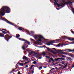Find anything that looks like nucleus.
Wrapping results in <instances>:
<instances>
[{
	"label": "nucleus",
	"mask_w": 74,
	"mask_h": 74,
	"mask_svg": "<svg viewBox=\"0 0 74 74\" xmlns=\"http://www.w3.org/2000/svg\"><path fill=\"white\" fill-rule=\"evenodd\" d=\"M10 8L7 6H3L2 8L0 10V12L2 14V16H4L5 14H8L10 12Z\"/></svg>",
	"instance_id": "1"
},
{
	"label": "nucleus",
	"mask_w": 74,
	"mask_h": 74,
	"mask_svg": "<svg viewBox=\"0 0 74 74\" xmlns=\"http://www.w3.org/2000/svg\"><path fill=\"white\" fill-rule=\"evenodd\" d=\"M66 2V1L65 0H62L63 3L61 2L60 4L58 3H57V5L58 8L60 7H64L65 5H66V4H72V2L69 1L67 2Z\"/></svg>",
	"instance_id": "2"
},
{
	"label": "nucleus",
	"mask_w": 74,
	"mask_h": 74,
	"mask_svg": "<svg viewBox=\"0 0 74 74\" xmlns=\"http://www.w3.org/2000/svg\"><path fill=\"white\" fill-rule=\"evenodd\" d=\"M18 39L19 40H20L21 41H25V42L24 43V45H23V46L22 47V49H23L24 51H25V46H26V45H27V44H28V45H30V42L28 41L27 40L24 39L19 38Z\"/></svg>",
	"instance_id": "3"
},
{
	"label": "nucleus",
	"mask_w": 74,
	"mask_h": 74,
	"mask_svg": "<svg viewBox=\"0 0 74 74\" xmlns=\"http://www.w3.org/2000/svg\"><path fill=\"white\" fill-rule=\"evenodd\" d=\"M0 37H4L5 39L8 42L9 40L11 38H12V36H10L8 34L4 36V35L1 33H0Z\"/></svg>",
	"instance_id": "4"
},
{
	"label": "nucleus",
	"mask_w": 74,
	"mask_h": 74,
	"mask_svg": "<svg viewBox=\"0 0 74 74\" xmlns=\"http://www.w3.org/2000/svg\"><path fill=\"white\" fill-rule=\"evenodd\" d=\"M34 37L35 40H37V38L39 37V38H38L37 40V41H38V42H41V41H42L41 39H44V37H43V36L41 35H37L36 36H34Z\"/></svg>",
	"instance_id": "5"
},
{
	"label": "nucleus",
	"mask_w": 74,
	"mask_h": 74,
	"mask_svg": "<svg viewBox=\"0 0 74 74\" xmlns=\"http://www.w3.org/2000/svg\"><path fill=\"white\" fill-rule=\"evenodd\" d=\"M21 62V61H19L16 64V65L17 66V64H19L20 66H23L25 65V64H27V63H29V62H30V61H28L27 62H25V63L23 62L20 63V62Z\"/></svg>",
	"instance_id": "6"
},
{
	"label": "nucleus",
	"mask_w": 74,
	"mask_h": 74,
	"mask_svg": "<svg viewBox=\"0 0 74 74\" xmlns=\"http://www.w3.org/2000/svg\"><path fill=\"white\" fill-rule=\"evenodd\" d=\"M62 38H63V39H67L68 38V40H70V41H74V38H71L65 36H63L62 37Z\"/></svg>",
	"instance_id": "7"
},
{
	"label": "nucleus",
	"mask_w": 74,
	"mask_h": 74,
	"mask_svg": "<svg viewBox=\"0 0 74 74\" xmlns=\"http://www.w3.org/2000/svg\"><path fill=\"white\" fill-rule=\"evenodd\" d=\"M53 43H55V40L53 41H51L50 42H49L47 43V45H53Z\"/></svg>",
	"instance_id": "8"
},
{
	"label": "nucleus",
	"mask_w": 74,
	"mask_h": 74,
	"mask_svg": "<svg viewBox=\"0 0 74 74\" xmlns=\"http://www.w3.org/2000/svg\"><path fill=\"white\" fill-rule=\"evenodd\" d=\"M50 1H51L52 2H53L54 1L55 2H54V5H57L58 3V0H50Z\"/></svg>",
	"instance_id": "9"
},
{
	"label": "nucleus",
	"mask_w": 74,
	"mask_h": 74,
	"mask_svg": "<svg viewBox=\"0 0 74 74\" xmlns=\"http://www.w3.org/2000/svg\"><path fill=\"white\" fill-rule=\"evenodd\" d=\"M65 51H67L68 52H74V49L73 50H71L70 49H66L65 50Z\"/></svg>",
	"instance_id": "10"
},
{
	"label": "nucleus",
	"mask_w": 74,
	"mask_h": 74,
	"mask_svg": "<svg viewBox=\"0 0 74 74\" xmlns=\"http://www.w3.org/2000/svg\"><path fill=\"white\" fill-rule=\"evenodd\" d=\"M6 22L7 23H8V24H10V25H12L13 26H14V25L11 22H10V21L6 20Z\"/></svg>",
	"instance_id": "11"
},
{
	"label": "nucleus",
	"mask_w": 74,
	"mask_h": 74,
	"mask_svg": "<svg viewBox=\"0 0 74 74\" xmlns=\"http://www.w3.org/2000/svg\"><path fill=\"white\" fill-rule=\"evenodd\" d=\"M36 57L38 58H39L40 59L41 58H42V57H41V55L40 54H37L36 56Z\"/></svg>",
	"instance_id": "12"
},
{
	"label": "nucleus",
	"mask_w": 74,
	"mask_h": 74,
	"mask_svg": "<svg viewBox=\"0 0 74 74\" xmlns=\"http://www.w3.org/2000/svg\"><path fill=\"white\" fill-rule=\"evenodd\" d=\"M42 54L43 55V56H46V52L43 51L42 53Z\"/></svg>",
	"instance_id": "13"
},
{
	"label": "nucleus",
	"mask_w": 74,
	"mask_h": 74,
	"mask_svg": "<svg viewBox=\"0 0 74 74\" xmlns=\"http://www.w3.org/2000/svg\"><path fill=\"white\" fill-rule=\"evenodd\" d=\"M46 48H47V49H48V51H50V52H51V50H53V49H49V48L47 47H46Z\"/></svg>",
	"instance_id": "14"
},
{
	"label": "nucleus",
	"mask_w": 74,
	"mask_h": 74,
	"mask_svg": "<svg viewBox=\"0 0 74 74\" xmlns=\"http://www.w3.org/2000/svg\"><path fill=\"white\" fill-rule=\"evenodd\" d=\"M23 60H26L27 59V58L26 57V56H23Z\"/></svg>",
	"instance_id": "15"
},
{
	"label": "nucleus",
	"mask_w": 74,
	"mask_h": 74,
	"mask_svg": "<svg viewBox=\"0 0 74 74\" xmlns=\"http://www.w3.org/2000/svg\"><path fill=\"white\" fill-rule=\"evenodd\" d=\"M18 29L19 30H20L21 31L22 30V29H23V28H22V27H19L18 28Z\"/></svg>",
	"instance_id": "16"
},
{
	"label": "nucleus",
	"mask_w": 74,
	"mask_h": 74,
	"mask_svg": "<svg viewBox=\"0 0 74 74\" xmlns=\"http://www.w3.org/2000/svg\"><path fill=\"white\" fill-rule=\"evenodd\" d=\"M16 38H19V37H20V35H19V34H16Z\"/></svg>",
	"instance_id": "17"
},
{
	"label": "nucleus",
	"mask_w": 74,
	"mask_h": 74,
	"mask_svg": "<svg viewBox=\"0 0 74 74\" xmlns=\"http://www.w3.org/2000/svg\"><path fill=\"white\" fill-rule=\"evenodd\" d=\"M1 32H2V33H3L4 34H7V32H5V31H3L2 30H1Z\"/></svg>",
	"instance_id": "18"
},
{
	"label": "nucleus",
	"mask_w": 74,
	"mask_h": 74,
	"mask_svg": "<svg viewBox=\"0 0 74 74\" xmlns=\"http://www.w3.org/2000/svg\"><path fill=\"white\" fill-rule=\"evenodd\" d=\"M69 56H71L72 58H73V57H74V56H73V55L72 54H71V53L69 54Z\"/></svg>",
	"instance_id": "19"
},
{
	"label": "nucleus",
	"mask_w": 74,
	"mask_h": 74,
	"mask_svg": "<svg viewBox=\"0 0 74 74\" xmlns=\"http://www.w3.org/2000/svg\"><path fill=\"white\" fill-rule=\"evenodd\" d=\"M32 63H33L34 64H36L37 63V62L36 61H34Z\"/></svg>",
	"instance_id": "20"
},
{
	"label": "nucleus",
	"mask_w": 74,
	"mask_h": 74,
	"mask_svg": "<svg viewBox=\"0 0 74 74\" xmlns=\"http://www.w3.org/2000/svg\"><path fill=\"white\" fill-rule=\"evenodd\" d=\"M68 45V44H62V46H63V45Z\"/></svg>",
	"instance_id": "21"
},
{
	"label": "nucleus",
	"mask_w": 74,
	"mask_h": 74,
	"mask_svg": "<svg viewBox=\"0 0 74 74\" xmlns=\"http://www.w3.org/2000/svg\"><path fill=\"white\" fill-rule=\"evenodd\" d=\"M52 53H53V54H56V52L55 51H53Z\"/></svg>",
	"instance_id": "22"
},
{
	"label": "nucleus",
	"mask_w": 74,
	"mask_h": 74,
	"mask_svg": "<svg viewBox=\"0 0 74 74\" xmlns=\"http://www.w3.org/2000/svg\"><path fill=\"white\" fill-rule=\"evenodd\" d=\"M42 69V66H41L40 67H39V70H41V69Z\"/></svg>",
	"instance_id": "23"
},
{
	"label": "nucleus",
	"mask_w": 74,
	"mask_h": 74,
	"mask_svg": "<svg viewBox=\"0 0 74 74\" xmlns=\"http://www.w3.org/2000/svg\"><path fill=\"white\" fill-rule=\"evenodd\" d=\"M55 61H56V62H57V61H58V58H56L55 59Z\"/></svg>",
	"instance_id": "24"
},
{
	"label": "nucleus",
	"mask_w": 74,
	"mask_h": 74,
	"mask_svg": "<svg viewBox=\"0 0 74 74\" xmlns=\"http://www.w3.org/2000/svg\"><path fill=\"white\" fill-rule=\"evenodd\" d=\"M61 56H62V57H63V58H66V56H65L63 55H62Z\"/></svg>",
	"instance_id": "25"
},
{
	"label": "nucleus",
	"mask_w": 74,
	"mask_h": 74,
	"mask_svg": "<svg viewBox=\"0 0 74 74\" xmlns=\"http://www.w3.org/2000/svg\"><path fill=\"white\" fill-rule=\"evenodd\" d=\"M1 30H4V31H7V30L4 29H2Z\"/></svg>",
	"instance_id": "26"
},
{
	"label": "nucleus",
	"mask_w": 74,
	"mask_h": 74,
	"mask_svg": "<svg viewBox=\"0 0 74 74\" xmlns=\"http://www.w3.org/2000/svg\"><path fill=\"white\" fill-rule=\"evenodd\" d=\"M66 67H67V66H66L65 65V66H63V69H65V68H66Z\"/></svg>",
	"instance_id": "27"
},
{
	"label": "nucleus",
	"mask_w": 74,
	"mask_h": 74,
	"mask_svg": "<svg viewBox=\"0 0 74 74\" xmlns=\"http://www.w3.org/2000/svg\"><path fill=\"white\" fill-rule=\"evenodd\" d=\"M66 59L65 58H61V60H65Z\"/></svg>",
	"instance_id": "28"
},
{
	"label": "nucleus",
	"mask_w": 74,
	"mask_h": 74,
	"mask_svg": "<svg viewBox=\"0 0 74 74\" xmlns=\"http://www.w3.org/2000/svg\"><path fill=\"white\" fill-rule=\"evenodd\" d=\"M61 63H62V64H64V62H63V61H62L61 62Z\"/></svg>",
	"instance_id": "29"
},
{
	"label": "nucleus",
	"mask_w": 74,
	"mask_h": 74,
	"mask_svg": "<svg viewBox=\"0 0 74 74\" xmlns=\"http://www.w3.org/2000/svg\"><path fill=\"white\" fill-rule=\"evenodd\" d=\"M54 63L55 65V64H58V63H59V62H56V63Z\"/></svg>",
	"instance_id": "30"
},
{
	"label": "nucleus",
	"mask_w": 74,
	"mask_h": 74,
	"mask_svg": "<svg viewBox=\"0 0 74 74\" xmlns=\"http://www.w3.org/2000/svg\"><path fill=\"white\" fill-rule=\"evenodd\" d=\"M51 60L52 61H53V62H54V61L53 60V59L52 58H51Z\"/></svg>",
	"instance_id": "31"
},
{
	"label": "nucleus",
	"mask_w": 74,
	"mask_h": 74,
	"mask_svg": "<svg viewBox=\"0 0 74 74\" xmlns=\"http://www.w3.org/2000/svg\"><path fill=\"white\" fill-rule=\"evenodd\" d=\"M25 67H26L25 68H27V67H28V66L27 65H26L25 66Z\"/></svg>",
	"instance_id": "32"
},
{
	"label": "nucleus",
	"mask_w": 74,
	"mask_h": 74,
	"mask_svg": "<svg viewBox=\"0 0 74 74\" xmlns=\"http://www.w3.org/2000/svg\"><path fill=\"white\" fill-rule=\"evenodd\" d=\"M45 47V45H43V46H41V47H40L41 48H43L44 47Z\"/></svg>",
	"instance_id": "33"
},
{
	"label": "nucleus",
	"mask_w": 74,
	"mask_h": 74,
	"mask_svg": "<svg viewBox=\"0 0 74 74\" xmlns=\"http://www.w3.org/2000/svg\"><path fill=\"white\" fill-rule=\"evenodd\" d=\"M17 74H22V73H20V71H18V73Z\"/></svg>",
	"instance_id": "34"
},
{
	"label": "nucleus",
	"mask_w": 74,
	"mask_h": 74,
	"mask_svg": "<svg viewBox=\"0 0 74 74\" xmlns=\"http://www.w3.org/2000/svg\"><path fill=\"white\" fill-rule=\"evenodd\" d=\"M27 51H31V50H29V49H27Z\"/></svg>",
	"instance_id": "35"
},
{
	"label": "nucleus",
	"mask_w": 74,
	"mask_h": 74,
	"mask_svg": "<svg viewBox=\"0 0 74 74\" xmlns=\"http://www.w3.org/2000/svg\"><path fill=\"white\" fill-rule=\"evenodd\" d=\"M29 55H32V52H29Z\"/></svg>",
	"instance_id": "36"
},
{
	"label": "nucleus",
	"mask_w": 74,
	"mask_h": 74,
	"mask_svg": "<svg viewBox=\"0 0 74 74\" xmlns=\"http://www.w3.org/2000/svg\"><path fill=\"white\" fill-rule=\"evenodd\" d=\"M65 53H66L65 52H62V55H64L65 54Z\"/></svg>",
	"instance_id": "37"
},
{
	"label": "nucleus",
	"mask_w": 74,
	"mask_h": 74,
	"mask_svg": "<svg viewBox=\"0 0 74 74\" xmlns=\"http://www.w3.org/2000/svg\"><path fill=\"white\" fill-rule=\"evenodd\" d=\"M46 57L47 58H48V59H49L50 58L48 56H46Z\"/></svg>",
	"instance_id": "38"
},
{
	"label": "nucleus",
	"mask_w": 74,
	"mask_h": 74,
	"mask_svg": "<svg viewBox=\"0 0 74 74\" xmlns=\"http://www.w3.org/2000/svg\"><path fill=\"white\" fill-rule=\"evenodd\" d=\"M51 49H54V51H56V49L55 48H51Z\"/></svg>",
	"instance_id": "39"
},
{
	"label": "nucleus",
	"mask_w": 74,
	"mask_h": 74,
	"mask_svg": "<svg viewBox=\"0 0 74 74\" xmlns=\"http://www.w3.org/2000/svg\"><path fill=\"white\" fill-rule=\"evenodd\" d=\"M49 63H51V60H49Z\"/></svg>",
	"instance_id": "40"
},
{
	"label": "nucleus",
	"mask_w": 74,
	"mask_h": 74,
	"mask_svg": "<svg viewBox=\"0 0 74 74\" xmlns=\"http://www.w3.org/2000/svg\"><path fill=\"white\" fill-rule=\"evenodd\" d=\"M6 32H7V33H10V32L6 30Z\"/></svg>",
	"instance_id": "41"
},
{
	"label": "nucleus",
	"mask_w": 74,
	"mask_h": 74,
	"mask_svg": "<svg viewBox=\"0 0 74 74\" xmlns=\"http://www.w3.org/2000/svg\"><path fill=\"white\" fill-rule=\"evenodd\" d=\"M13 72V71H12L10 72V74H11V73H12Z\"/></svg>",
	"instance_id": "42"
},
{
	"label": "nucleus",
	"mask_w": 74,
	"mask_h": 74,
	"mask_svg": "<svg viewBox=\"0 0 74 74\" xmlns=\"http://www.w3.org/2000/svg\"><path fill=\"white\" fill-rule=\"evenodd\" d=\"M31 40H32L33 41H34V42H35V40H34V39H31Z\"/></svg>",
	"instance_id": "43"
},
{
	"label": "nucleus",
	"mask_w": 74,
	"mask_h": 74,
	"mask_svg": "<svg viewBox=\"0 0 74 74\" xmlns=\"http://www.w3.org/2000/svg\"><path fill=\"white\" fill-rule=\"evenodd\" d=\"M59 39H57L56 40V41H58V42H59Z\"/></svg>",
	"instance_id": "44"
},
{
	"label": "nucleus",
	"mask_w": 74,
	"mask_h": 74,
	"mask_svg": "<svg viewBox=\"0 0 74 74\" xmlns=\"http://www.w3.org/2000/svg\"><path fill=\"white\" fill-rule=\"evenodd\" d=\"M71 33H73V34H74V31H72L71 32Z\"/></svg>",
	"instance_id": "45"
},
{
	"label": "nucleus",
	"mask_w": 74,
	"mask_h": 74,
	"mask_svg": "<svg viewBox=\"0 0 74 74\" xmlns=\"http://www.w3.org/2000/svg\"><path fill=\"white\" fill-rule=\"evenodd\" d=\"M28 34L29 35H30V36H31L30 34H31L29 32H28Z\"/></svg>",
	"instance_id": "46"
},
{
	"label": "nucleus",
	"mask_w": 74,
	"mask_h": 74,
	"mask_svg": "<svg viewBox=\"0 0 74 74\" xmlns=\"http://www.w3.org/2000/svg\"><path fill=\"white\" fill-rule=\"evenodd\" d=\"M32 68H33V67H32V66H31V67L30 68V69L31 70H32Z\"/></svg>",
	"instance_id": "47"
},
{
	"label": "nucleus",
	"mask_w": 74,
	"mask_h": 74,
	"mask_svg": "<svg viewBox=\"0 0 74 74\" xmlns=\"http://www.w3.org/2000/svg\"><path fill=\"white\" fill-rule=\"evenodd\" d=\"M58 60H59V59H60V60H61V58H58Z\"/></svg>",
	"instance_id": "48"
},
{
	"label": "nucleus",
	"mask_w": 74,
	"mask_h": 74,
	"mask_svg": "<svg viewBox=\"0 0 74 74\" xmlns=\"http://www.w3.org/2000/svg\"><path fill=\"white\" fill-rule=\"evenodd\" d=\"M59 66H61V67L62 66V65H61L60 64H59Z\"/></svg>",
	"instance_id": "49"
},
{
	"label": "nucleus",
	"mask_w": 74,
	"mask_h": 74,
	"mask_svg": "<svg viewBox=\"0 0 74 74\" xmlns=\"http://www.w3.org/2000/svg\"><path fill=\"white\" fill-rule=\"evenodd\" d=\"M52 66H54V65H55V64L54 63L52 64Z\"/></svg>",
	"instance_id": "50"
},
{
	"label": "nucleus",
	"mask_w": 74,
	"mask_h": 74,
	"mask_svg": "<svg viewBox=\"0 0 74 74\" xmlns=\"http://www.w3.org/2000/svg\"><path fill=\"white\" fill-rule=\"evenodd\" d=\"M53 70V69H51V70H50V71H51Z\"/></svg>",
	"instance_id": "51"
},
{
	"label": "nucleus",
	"mask_w": 74,
	"mask_h": 74,
	"mask_svg": "<svg viewBox=\"0 0 74 74\" xmlns=\"http://www.w3.org/2000/svg\"><path fill=\"white\" fill-rule=\"evenodd\" d=\"M32 73H34V71H32Z\"/></svg>",
	"instance_id": "52"
},
{
	"label": "nucleus",
	"mask_w": 74,
	"mask_h": 74,
	"mask_svg": "<svg viewBox=\"0 0 74 74\" xmlns=\"http://www.w3.org/2000/svg\"><path fill=\"white\" fill-rule=\"evenodd\" d=\"M67 64H68V63L66 64V65L65 66H67Z\"/></svg>",
	"instance_id": "53"
},
{
	"label": "nucleus",
	"mask_w": 74,
	"mask_h": 74,
	"mask_svg": "<svg viewBox=\"0 0 74 74\" xmlns=\"http://www.w3.org/2000/svg\"><path fill=\"white\" fill-rule=\"evenodd\" d=\"M31 66L33 67L34 66V65H32Z\"/></svg>",
	"instance_id": "54"
},
{
	"label": "nucleus",
	"mask_w": 74,
	"mask_h": 74,
	"mask_svg": "<svg viewBox=\"0 0 74 74\" xmlns=\"http://www.w3.org/2000/svg\"><path fill=\"white\" fill-rule=\"evenodd\" d=\"M14 70H15L14 69H13V70H12V71L13 72L14 71Z\"/></svg>",
	"instance_id": "55"
},
{
	"label": "nucleus",
	"mask_w": 74,
	"mask_h": 74,
	"mask_svg": "<svg viewBox=\"0 0 74 74\" xmlns=\"http://www.w3.org/2000/svg\"><path fill=\"white\" fill-rule=\"evenodd\" d=\"M60 46V44H58V46Z\"/></svg>",
	"instance_id": "56"
},
{
	"label": "nucleus",
	"mask_w": 74,
	"mask_h": 74,
	"mask_svg": "<svg viewBox=\"0 0 74 74\" xmlns=\"http://www.w3.org/2000/svg\"><path fill=\"white\" fill-rule=\"evenodd\" d=\"M17 67H17L16 68L14 69V70H16V68H17Z\"/></svg>",
	"instance_id": "57"
},
{
	"label": "nucleus",
	"mask_w": 74,
	"mask_h": 74,
	"mask_svg": "<svg viewBox=\"0 0 74 74\" xmlns=\"http://www.w3.org/2000/svg\"><path fill=\"white\" fill-rule=\"evenodd\" d=\"M28 46L27 45V46L26 47H25L26 48H27V47H28Z\"/></svg>",
	"instance_id": "58"
},
{
	"label": "nucleus",
	"mask_w": 74,
	"mask_h": 74,
	"mask_svg": "<svg viewBox=\"0 0 74 74\" xmlns=\"http://www.w3.org/2000/svg\"><path fill=\"white\" fill-rule=\"evenodd\" d=\"M58 62H60V60H58Z\"/></svg>",
	"instance_id": "59"
},
{
	"label": "nucleus",
	"mask_w": 74,
	"mask_h": 74,
	"mask_svg": "<svg viewBox=\"0 0 74 74\" xmlns=\"http://www.w3.org/2000/svg\"><path fill=\"white\" fill-rule=\"evenodd\" d=\"M58 69V68H57V67H56V68H55V69Z\"/></svg>",
	"instance_id": "60"
},
{
	"label": "nucleus",
	"mask_w": 74,
	"mask_h": 74,
	"mask_svg": "<svg viewBox=\"0 0 74 74\" xmlns=\"http://www.w3.org/2000/svg\"><path fill=\"white\" fill-rule=\"evenodd\" d=\"M54 62V61H53V62L52 63H53V62Z\"/></svg>",
	"instance_id": "61"
},
{
	"label": "nucleus",
	"mask_w": 74,
	"mask_h": 74,
	"mask_svg": "<svg viewBox=\"0 0 74 74\" xmlns=\"http://www.w3.org/2000/svg\"><path fill=\"white\" fill-rule=\"evenodd\" d=\"M62 51V50H60L59 51Z\"/></svg>",
	"instance_id": "62"
},
{
	"label": "nucleus",
	"mask_w": 74,
	"mask_h": 74,
	"mask_svg": "<svg viewBox=\"0 0 74 74\" xmlns=\"http://www.w3.org/2000/svg\"><path fill=\"white\" fill-rule=\"evenodd\" d=\"M53 69H53H54V68H53V69Z\"/></svg>",
	"instance_id": "63"
},
{
	"label": "nucleus",
	"mask_w": 74,
	"mask_h": 74,
	"mask_svg": "<svg viewBox=\"0 0 74 74\" xmlns=\"http://www.w3.org/2000/svg\"><path fill=\"white\" fill-rule=\"evenodd\" d=\"M22 68H21V67H20V68H19V69H21Z\"/></svg>",
	"instance_id": "64"
}]
</instances>
